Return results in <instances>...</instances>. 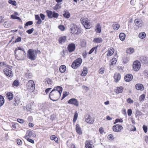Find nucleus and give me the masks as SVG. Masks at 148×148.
Here are the masks:
<instances>
[{
    "mask_svg": "<svg viewBox=\"0 0 148 148\" xmlns=\"http://www.w3.org/2000/svg\"><path fill=\"white\" fill-rule=\"evenodd\" d=\"M66 69V66L64 65L61 66L59 68L60 72L61 73H64L65 72Z\"/></svg>",
    "mask_w": 148,
    "mask_h": 148,
    "instance_id": "24",
    "label": "nucleus"
},
{
    "mask_svg": "<svg viewBox=\"0 0 148 148\" xmlns=\"http://www.w3.org/2000/svg\"><path fill=\"white\" fill-rule=\"evenodd\" d=\"M62 90L63 88L62 87L60 86H58L57 87H55L53 90L54 91H57L59 93V94H60V95H61Z\"/></svg>",
    "mask_w": 148,
    "mask_h": 148,
    "instance_id": "17",
    "label": "nucleus"
},
{
    "mask_svg": "<svg viewBox=\"0 0 148 148\" xmlns=\"http://www.w3.org/2000/svg\"><path fill=\"white\" fill-rule=\"evenodd\" d=\"M123 121L122 119L120 120L119 119H116L114 123V124H115L118 122H122Z\"/></svg>",
    "mask_w": 148,
    "mask_h": 148,
    "instance_id": "53",
    "label": "nucleus"
},
{
    "mask_svg": "<svg viewBox=\"0 0 148 148\" xmlns=\"http://www.w3.org/2000/svg\"><path fill=\"white\" fill-rule=\"evenodd\" d=\"M75 45L74 44H70L68 46V49L69 52H71L74 50L75 49Z\"/></svg>",
    "mask_w": 148,
    "mask_h": 148,
    "instance_id": "12",
    "label": "nucleus"
},
{
    "mask_svg": "<svg viewBox=\"0 0 148 148\" xmlns=\"http://www.w3.org/2000/svg\"><path fill=\"white\" fill-rule=\"evenodd\" d=\"M14 105L15 106H16L18 105L20 103V101L19 99H16L15 98L14 99Z\"/></svg>",
    "mask_w": 148,
    "mask_h": 148,
    "instance_id": "43",
    "label": "nucleus"
},
{
    "mask_svg": "<svg viewBox=\"0 0 148 148\" xmlns=\"http://www.w3.org/2000/svg\"><path fill=\"white\" fill-rule=\"evenodd\" d=\"M132 111L131 109H129L127 110V114L129 116H131L132 114Z\"/></svg>",
    "mask_w": 148,
    "mask_h": 148,
    "instance_id": "59",
    "label": "nucleus"
},
{
    "mask_svg": "<svg viewBox=\"0 0 148 148\" xmlns=\"http://www.w3.org/2000/svg\"><path fill=\"white\" fill-rule=\"evenodd\" d=\"M27 140L29 141V142L32 143H34V142L33 140L32 139H31L29 138H26Z\"/></svg>",
    "mask_w": 148,
    "mask_h": 148,
    "instance_id": "54",
    "label": "nucleus"
},
{
    "mask_svg": "<svg viewBox=\"0 0 148 148\" xmlns=\"http://www.w3.org/2000/svg\"><path fill=\"white\" fill-rule=\"evenodd\" d=\"M116 58H113L110 60V62L109 64L110 65V66L116 63Z\"/></svg>",
    "mask_w": 148,
    "mask_h": 148,
    "instance_id": "36",
    "label": "nucleus"
},
{
    "mask_svg": "<svg viewBox=\"0 0 148 148\" xmlns=\"http://www.w3.org/2000/svg\"><path fill=\"white\" fill-rule=\"evenodd\" d=\"M59 14L58 13L54 12L53 13L52 18L54 17L55 18H57Z\"/></svg>",
    "mask_w": 148,
    "mask_h": 148,
    "instance_id": "50",
    "label": "nucleus"
},
{
    "mask_svg": "<svg viewBox=\"0 0 148 148\" xmlns=\"http://www.w3.org/2000/svg\"><path fill=\"white\" fill-rule=\"evenodd\" d=\"M61 4L57 3L53 7V9L54 10H57L61 8Z\"/></svg>",
    "mask_w": 148,
    "mask_h": 148,
    "instance_id": "39",
    "label": "nucleus"
},
{
    "mask_svg": "<svg viewBox=\"0 0 148 148\" xmlns=\"http://www.w3.org/2000/svg\"><path fill=\"white\" fill-rule=\"evenodd\" d=\"M26 109L27 111H30L31 110V107L30 105H28L27 106Z\"/></svg>",
    "mask_w": 148,
    "mask_h": 148,
    "instance_id": "62",
    "label": "nucleus"
},
{
    "mask_svg": "<svg viewBox=\"0 0 148 148\" xmlns=\"http://www.w3.org/2000/svg\"><path fill=\"white\" fill-rule=\"evenodd\" d=\"M67 92H64L63 97L62 98V99L64 98L68 94H67Z\"/></svg>",
    "mask_w": 148,
    "mask_h": 148,
    "instance_id": "61",
    "label": "nucleus"
},
{
    "mask_svg": "<svg viewBox=\"0 0 148 148\" xmlns=\"http://www.w3.org/2000/svg\"><path fill=\"white\" fill-rule=\"evenodd\" d=\"M144 74L147 77H148V70H145L144 71Z\"/></svg>",
    "mask_w": 148,
    "mask_h": 148,
    "instance_id": "64",
    "label": "nucleus"
},
{
    "mask_svg": "<svg viewBox=\"0 0 148 148\" xmlns=\"http://www.w3.org/2000/svg\"><path fill=\"white\" fill-rule=\"evenodd\" d=\"M60 96L61 95L57 91L52 90L50 93L49 97L51 100L56 101L59 99Z\"/></svg>",
    "mask_w": 148,
    "mask_h": 148,
    "instance_id": "2",
    "label": "nucleus"
},
{
    "mask_svg": "<svg viewBox=\"0 0 148 148\" xmlns=\"http://www.w3.org/2000/svg\"><path fill=\"white\" fill-rule=\"evenodd\" d=\"M68 103L73 104L77 107L79 106V102L77 99L75 98H72L69 100Z\"/></svg>",
    "mask_w": 148,
    "mask_h": 148,
    "instance_id": "9",
    "label": "nucleus"
},
{
    "mask_svg": "<svg viewBox=\"0 0 148 148\" xmlns=\"http://www.w3.org/2000/svg\"><path fill=\"white\" fill-rule=\"evenodd\" d=\"M64 16L67 18H69L70 16V14L68 11H64V13L63 14Z\"/></svg>",
    "mask_w": 148,
    "mask_h": 148,
    "instance_id": "27",
    "label": "nucleus"
},
{
    "mask_svg": "<svg viewBox=\"0 0 148 148\" xmlns=\"http://www.w3.org/2000/svg\"><path fill=\"white\" fill-rule=\"evenodd\" d=\"M145 98V95L144 94H143L141 95L140 98H139V100L140 101H142Z\"/></svg>",
    "mask_w": 148,
    "mask_h": 148,
    "instance_id": "48",
    "label": "nucleus"
},
{
    "mask_svg": "<svg viewBox=\"0 0 148 148\" xmlns=\"http://www.w3.org/2000/svg\"><path fill=\"white\" fill-rule=\"evenodd\" d=\"M87 73V69L86 68H84L83 70V71L82 73L81 74V75L82 76H85L86 75Z\"/></svg>",
    "mask_w": 148,
    "mask_h": 148,
    "instance_id": "33",
    "label": "nucleus"
},
{
    "mask_svg": "<svg viewBox=\"0 0 148 148\" xmlns=\"http://www.w3.org/2000/svg\"><path fill=\"white\" fill-rule=\"evenodd\" d=\"M108 52L107 53V55L108 56H111L114 53V50L113 49V48H110L108 49Z\"/></svg>",
    "mask_w": 148,
    "mask_h": 148,
    "instance_id": "28",
    "label": "nucleus"
},
{
    "mask_svg": "<svg viewBox=\"0 0 148 148\" xmlns=\"http://www.w3.org/2000/svg\"><path fill=\"white\" fill-rule=\"evenodd\" d=\"M95 31L97 33H100L101 32V27L99 24H98L96 26Z\"/></svg>",
    "mask_w": 148,
    "mask_h": 148,
    "instance_id": "25",
    "label": "nucleus"
},
{
    "mask_svg": "<svg viewBox=\"0 0 148 148\" xmlns=\"http://www.w3.org/2000/svg\"><path fill=\"white\" fill-rule=\"evenodd\" d=\"M4 74L7 76L12 77L13 76L12 71L8 69L5 68L3 70Z\"/></svg>",
    "mask_w": 148,
    "mask_h": 148,
    "instance_id": "10",
    "label": "nucleus"
},
{
    "mask_svg": "<svg viewBox=\"0 0 148 148\" xmlns=\"http://www.w3.org/2000/svg\"><path fill=\"white\" fill-rule=\"evenodd\" d=\"M27 86V89L29 90L31 92L33 91L35 89L34 82L32 80H30L28 82Z\"/></svg>",
    "mask_w": 148,
    "mask_h": 148,
    "instance_id": "6",
    "label": "nucleus"
},
{
    "mask_svg": "<svg viewBox=\"0 0 148 148\" xmlns=\"http://www.w3.org/2000/svg\"><path fill=\"white\" fill-rule=\"evenodd\" d=\"M4 102V99L1 95H0V107L2 106Z\"/></svg>",
    "mask_w": 148,
    "mask_h": 148,
    "instance_id": "38",
    "label": "nucleus"
},
{
    "mask_svg": "<svg viewBox=\"0 0 148 148\" xmlns=\"http://www.w3.org/2000/svg\"><path fill=\"white\" fill-rule=\"evenodd\" d=\"M141 66L140 62L138 61H134L133 65L134 70L136 71H138L140 69Z\"/></svg>",
    "mask_w": 148,
    "mask_h": 148,
    "instance_id": "7",
    "label": "nucleus"
},
{
    "mask_svg": "<svg viewBox=\"0 0 148 148\" xmlns=\"http://www.w3.org/2000/svg\"><path fill=\"white\" fill-rule=\"evenodd\" d=\"M71 33L72 34H78L81 32V30L77 27L76 25L72 24L71 25Z\"/></svg>",
    "mask_w": 148,
    "mask_h": 148,
    "instance_id": "3",
    "label": "nucleus"
},
{
    "mask_svg": "<svg viewBox=\"0 0 148 148\" xmlns=\"http://www.w3.org/2000/svg\"><path fill=\"white\" fill-rule=\"evenodd\" d=\"M140 60L143 63L148 64V58L146 57L143 56L140 58Z\"/></svg>",
    "mask_w": 148,
    "mask_h": 148,
    "instance_id": "13",
    "label": "nucleus"
},
{
    "mask_svg": "<svg viewBox=\"0 0 148 148\" xmlns=\"http://www.w3.org/2000/svg\"><path fill=\"white\" fill-rule=\"evenodd\" d=\"M97 47H95L92 48L89 52V54H90L92 53L94 50H95V52L96 53V52Z\"/></svg>",
    "mask_w": 148,
    "mask_h": 148,
    "instance_id": "41",
    "label": "nucleus"
},
{
    "mask_svg": "<svg viewBox=\"0 0 148 148\" xmlns=\"http://www.w3.org/2000/svg\"><path fill=\"white\" fill-rule=\"evenodd\" d=\"M121 78V75L120 74L116 73L114 75V78L115 82H117Z\"/></svg>",
    "mask_w": 148,
    "mask_h": 148,
    "instance_id": "16",
    "label": "nucleus"
},
{
    "mask_svg": "<svg viewBox=\"0 0 148 148\" xmlns=\"http://www.w3.org/2000/svg\"><path fill=\"white\" fill-rule=\"evenodd\" d=\"M77 117H78V114H77V112H75L74 115V118H73V122H75L76 121L77 119Z\"/></svg>",
    "mask_w": 148,
    "mask_h": 148,
    "instance_id": "44",
    "label": "nucleus"
},
{
    "mask_svg": "<svg viewBox=\"0 0 148 148\" xmlns=\"http://www.w3.org/2000/svg\"><path fill=\"white\" fill-rule=\"evenodd\" d=\"M32 76V73H29L28 71L27 72L25 75V77L27 79H31Z\"/></svg>",
    "mask_w": 148,
    "mask_h": 148,
    "instance_id": "32",
    "label": "nucleus"
},
{
    "mask_svg": "<svg viewBox=\"0 0 148 148\" xmlns=\"http://www.w3.org/2000/svg\"><path fill=\"white\" fill-rule=\"evenodd\" d=\"M59 28L62 31H64V27L62 25H60L58 26Z\"/></svg>",
    "mask_w": 148,
    "mask_h": 148,
    "instance_id": "56",
    "label": "nucleus"
},
{
    "mask_svg": "<svg viewBox=\"0 0 148 148\" xmlns=\"http://www.w3.org/2000/svg\"><path fill=\"white\" fill-rule=\"evenodd\" d=\"M125 35L123 33H121L119 35L120 39L122 41H123L125 40Z\"/></svg>",
    "mask_w": 148,
    "mask_h": 148,
    "instance_id": "35",
    "label": "nucleus"
},
{
    "mask_svg": "<svg viewBox=\"0 0 148 148\" xmlns=\"http://www.w3.org/2000/svg\"><path fill=\"white\" fill-rule=\"evenodd\" d=\"M21 38L19 37L16 39L15 41L14 42H13V43H16L17 42H21Z\"/></svg>",
    "mask_w": 148,
    "mask_h": 148,
    "instance_id": "47",
    "label": "nucleus"
},
{
    "mask_svg": "<svg viewBox=\"0 0 148 148\" xmlns=\"http://www.w3.org/2000/svg\"><path fill=\"white\" fill-rule=\"evenodd\" d=\"M137 90H143L144 89L143 86L141 84H137L135 86Z\"/></svg>",
    "mask_w": 148,
    "mask_h": 148,
    "instance_id": "21",
    "label": "nucleus"
},
{
    "mask_svg": "<svg viewBox=\"0 0 148 148\" xmlns=\"http://www.w3.org/2000/svg\"><path fill=\"white\" fill-rule=\"evenodd\" d=\"M6 96L9 100H12L13 98V94L11 92H8L6 94Z\"/></svg>",
    "mask_w": 148,
    "mask_h": 148,
    "instance_id": "26",
    "label": "nucleus"
},
{
    "mask_svg": "<svg viewBox=\"0 0 148 148\" xmlns=\"http://www.w3.org/2000/svg\"><path fill=\"white\" fill-rule=\"evenodd\" d=\"M37 51L34 50L32 49H29L28 50L27 57L32 60H35L37 57Z\"/></svg>",
    "mask_w": 148,
    "mask_h": 148,
    "instance_id": "1",
    "label": "nucleus"
},
{
    "mask_svg": "<svg viewBox=\"0 0 148 148\" xmlns=\"http://www.w3.org/2000/svg\"><path fill=\"white\" fill-rule=\"evenodd\" d=\"M88 20L87 18H82L81 22L84 27L86 29H89L90 27V24L88 22Z\"/></svg>",
    "mask_w": 148,
    "mask_h": 148,
    "instance_id": "4",
    "label": "nucleus"
},
{
    "mask_svg": "<svg viewBox=\"0 0 148 148\" xmlns=\"http://www.w3.org/2000/svg\"><path fill=\"white\" fill-rule=\"evenodd\" d=\"M34 30L33 28H32L30 29H29L26 31V32L28 34H32Z\"/></svg>",
    "mask_w": 148,
    "mask_h": 148,
    "instance_id": "49",
    "label": "nucleus"
},
{
    "mask_svg": "<svg viewBox=\"0 0 148 148\" xmlns=\"http://www.w3.org/2000/svg\"><path fill=\"white\" fill-rule=\"evenodd\" d=\"M143 128L144 131V132L146 133L147 132V126H145V125H144L143 126Z\"/></svg>",
    "mask_w": 148,
    "mask_h": 148,
    "instance_id": "51",
    "label": "nucleus"
},
{
    "mask_svg": "<svg viewBox=\"0 0 148 148\" xmlns=\"http://www.w3.org/2000/svg\"><path fill=\"white\" fill-rule=\"evenodd\" d=\"M123 87L120 86L117 88L115 90L116 93L117 94L121 93L123 91Z\"/></svg>",
    "mask_w": 148,
    "mask_h": 148,
    "instance_id": "22",
    "label": "nucleus"
},
{
    "mask_svg": "<svg viewBox=\"0 0 148 148\" xmlns=\"http://www.w3.org/2000/svg\"><path fill=\"white\" fill-rule=\"evenodd\" d=\"M66 40V36H62L59 38L58 41L59 43L60 44H62L64 43Z\"/></svg>",
    "mask_w": 148,
    "mask_h": 148,
    "instance_id": "19",
    "label": "nucleus"
},
{
    "mask_svg": "<svg viewBox=\"0 0 148 148\" xmlns=\"http://www.w3.org/2000/svg\"><path fill=\"white\" fill-rule=\"evenodd\" d=\"M134 51V49L133 48H130L127 49L126 51V53L129 54H131Z\"/></svg>",
    "mask_w": 148,
    "mask_h": 148,
    "instance_id": "34",
    "label": "nucleus"
},
{
    "mask_svg": "<svg viewBox=\"0 0 148 148\" xmlns=\"http://www.w3.org/2000/svg\"><path fill=\"white\" fill-rule=\"evenodd\" d=\"M17 121L18 122L21 123H23L24 122V121L23 119H18Z\"/></svg>",
    "mask_w": 148,
    "mask_h": 148,
    "instance_id": "57",
    "label": "nucleus"
},
{
    "mask_svg": "<svg viewBox=\"0 0 148 148\" xmlns=\"http://www.w3.org/2000/svg\"><path fill=\"white\" fill-rule=\"evenodd\" d=\"M33 24V22L32 21H29L27 22L25 25V28H26V26L28 25H31Z\"/></svg>",
    "mask_w": 148,
    "mask_h": 148,
    "instance_id": "45",
    "label": "nucleus"
},
{
    "mask_svg": "<svg viewBox=\"0 0 148 148\" xmlns=\"http://www.w3.org/2000/svg\"><path fill=\"white\" fill-rule=\"evenodd\" d=\"M134 23L136 25L138 28L141 27L143 25L142 21L138 19H136L134 20Z\"/></svg>",
    "mask_w": 148,
    "mask_h": 148,
    "instance_id": "11",
    "label": "nucleus"
},
{
    "mask_svg": "<svg viewBox=\"0 0 148 148\" xmlns=\"http://www.w3.org/2000/svg\"><path fill=\"white\" fill-rule=\"evenodd\" d=\"M85 121L88 123L91 124L93 123L94 121L92 119L91 116L90 115H88V117L86 119Z\"/></svg>",
    "mask_w": 148,
    "mask_h": 148,
    "instance_id": "20",
    "label": "nucleus"
},
{
    "mask_svg": "<svg viewBox=\"0 0 148 148\" xmlns=\"http://www.w3.org/2000/svg\"><path fill=\"white\" fill-rule=\"evenodd\" d=\"M13 84L14 86H17L18 85V82L16 80H15L13 82Z\"/></svg>",
    "mask_w": 148,
    "mask_h": 148,
    "instance_id": "60",
    "label": "nucleus"
},
{
    "mask_svg": "<svg viewBox=\"0 0 148 148\" xmlns=\"http://www.w3.org/2000/svg\"><path fill=\"white\" fill-rule=\"evenodd\" d=\"M120 26L119 24H117L116 23L113 24L112 25V27L113 29L115 30H117L119 28Z\"/></svg>",
    "mask_w": 148,
    "mask_h": 148,
    "instance_id": "37",
    "label": "nucleus"
},
{
    "mask_svg": "<svg viewBox=\"0 0 148 148\" xmlns=\"http://www.w3.org/2000/svg\"><path fill=\"white\" fill-rule=\"evenodd\" d=\"M93 144V142L91 140L86 141L85 143L86 148H92V146Z\"/></svg>",
    "mask_w": 148,
    "mask_h": 148,
    "instance_id": "15",
    "label": "nucleus"
},
{
    "mask_svg": "<svg viewBox=\"0 0 148 148\" xmlns=\"http://www.w3.org/2000/svg\"><path fill=\"white\" fill-rule=\"evenodd\" d=\"M127 101L129 103H133V100H131L130 98H129L127 99Z\"/></svg>",
    "mask_w": 148,
    "mask_h": 148,
    "instance_id": "58",
    "label": "nucleus"
},
{
    "mask_svg": "<svg viewBox=\"0 0 148 148\" xmlns=\"http://www.w3.org/2000/svg\"><path fill=\"white\" fill-rule=\"evenodd\" d=\"M82 62V59L79 58L74 61L72 64L71 66L73 69H76L79 66Z\"/></svg>",
    "mask_w": 148,
    "mask_h": 148,
    "instance_id": "5",
    "label": "nucleus"
},
{
    "mask_svg": "<svg viewBox=\"0 0 148 148\" xmlns=\"http://www.w3.org/2000/svg\"><path fill=\"white\" fill-rule=\"evenodd\" d=\"M133 78V76L131 74H128L126 75L125 77V80L127 82H129L131 81Z\"/></svg>",
    "mask_w": 148,
    "mask_h": 148,
    "instance_id": "14",
    "label": "nucleus"
},
{
    "mask_svg": "<svg viewBox=\"0 0 148 148\" xmlns=\"http://www.w3.org/2000/svg\"><path fill=\"white\" fill-rule=\"evenodd\" d=\"M146 36V34L145 32H142L140 33L138 35V37L139 38L143 39Z\"/></svg>",
    "mask_w": 148,
    "mask_h": 148,
    "instance_id": "40",
    "label": "nucleus"
},
{
    "mask_svg": "<svg viewBox=\"0 0 148 148\" xmlns=\"http://www.w3.org/2000/svg\"><path fill=\"white\" fill-rule=\"evenodd\" d=\"M123 129L122 125L117 124L114 125L113 127V130L115 132H119L121 131Z\"/></svg>",
    "mask_w": 148,
    "mask_h": 148,
    "instance_id": "8",
    "label": "nucleus"
},
{
    "mask_svg": "<svg viewBox=\"0 0 148 148\" xmlns=\"http://www.w3.org/2000/svg\"><path fill=\"white\" fill-rule=\"evenodd\" d=\"M9 3L14 6L16 5V3L15 1L10 0L8 1Z\"/></svg>",
    "mask_w": 148,
    "mask_h": 148,
    "instance_id": "42",
    "label": "nucleus"
},
{
    "mask_svg": "<svg viewBox=\"0 0 148 148\" xmlns=\"http://www.w3.org/2000/svg\"><path fill=\"white\" fill-rule=\"evenodd\" d=\"M47 83L49 84H52V81L51 79L49 78H47L46 79Z\"/></svg>",
    "mask_w": 148,
    "mask_h": 148,
    "instance_id": "46",
    "label": "nucleus"
},
{
    "mask_svg": "<svg viewBox=\"0 0 148 148\" xmlns=\"http://www.w3.org/2000/svg\"><path fill=\"white\" fill-rule=\"evenodd\" d=\"M94 41L95 42L100 43L102 42L103 40L101 38H95Z\"/></svg>",
    "mask_w": 148,
    "mask_h": 148,
    "instance_id": "29",
    "label": "nucleus"
},
{
    "mask_svg": "<svg viewBox=\"0 0 148 148\" xmlns=\"http://www.w3.org/2000/svg\"><path fill=\"white\" fill-rule=\"evenodd\" d=\"M46 12L47 14L48 17L49 18H52L53 13L50 10H47Z\"/></svg>",
    "mask_w": 148,
    "mask_h": 148,
    "instance_id": "30",
    "label": "nucleus"
},
{
    "mask_svg": "<svg viewBox=\"0 0 148 148\" xmlns=\"http://www.w3.org/2000/svg\"><path fill=\"white\" fill-rule=\"evenodd\" d=\"M108 138L109 140H112L114 138L113 135L112 134H109L108 136Z\"/></svg>",
    "mask_w": 148,
    "mask_h": 148,
    "instance_id": "52",
    "label": "nucleus"
},
{
    "mask_svg": "<svg viewBox=\"0 0 148 148\" xmlns=\"http://www.w3.org/2000/svg\"><path fill=\"white\" fill-rule=\"evenodd\" d=\"M35 19L36 20H38L36 23L38 24H40L41 23L42 21L39 16L38 15H35Z\"/></svg>",
    "mask_w": 148,
    "mask_h": 148,
    "instance_id": "23",
    "label": "nucleus"
},
{
    "mask_svg": "<svg viewBox=\"0 0 148 148\" xmlns=\"http://www.w3.org/2000/svg\"><path fill=\"white\" fill-rule=\"evenodd\" d=\"M76 132L78 134L81 135L82 134L81 129L78 124H76Z\"/></svg>",
    "mask_w": 148,
    "mask_h": 148,
    "instance_id": "18",
    "label": "nucleus"
},
{
    "mask_svg": "<svg viewBox=\"0 0 148 148\" xmlns=\"http://www.w3.org/2000/svg\"><path fill=\"white\" fill-rule=\"evenodd\" d=\"M16 143L19 145H21L22 143V141L20 139H17L16 140Z\"/></svg>",
    "mask_w": 148,
    "mask_h": 148,
    "instance_id": "55",
    "label": "nucleus"
},
{
    "mask_svg": "<svg viewBox=\"0 0 148 148\" xmlns=\"http://www.w3.org/2000/svg\"><path fill=\"white\" fill-rule=\"evenodd\" d=\"M32 134V132L28 130L27 131L26 133V134L25 135V137L27 138L30 137Z\"/></svg>",
    "mask_w": 148,
    "mask_h": 148,
    "instance_id": "31",
    "label": "nucleus"
},
{
    "mask_svg": "<svg viewBox=\"0 0 148 148\" xmlns=\"http://www.w3.org/2000/svg\"><path fill=\"white\" fill-rule=\"evenodd\" d=\"M40 16L41 17V19L42 20H44L45 19V15L44 14L41 13L40 14Z\"/></svg>",
    "mask_w": 148,
    "mask_h": 148,
    "instance_id": "63",
    "label": "nucleus"
}]
</instances>
